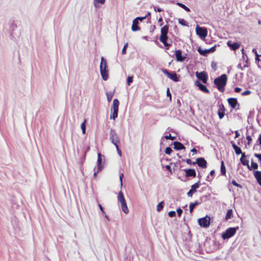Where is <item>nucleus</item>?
I'll list each match as a JSON object with an SVG mask.
<instances>
[{"instance_id": "obj_56", "label": "nucleus", "mask_w": 261, "mask_h": 261, "mask_svg": "<svg viewBox=\"0 0 261 261\" xmlns=\"http://www.w3.org/2000/svg\"><path fill=\"white\" fill-rule=\"evenodd\" d=\"M163 43L166 47V49H168L169 47L171 46V44L168 43L167 41H165Z\"/></svg>"}, {"instance_id": "obj_48", "label": "nucleus", "mask_w": 261, "mask_h": 261, "mask_svg": "<svg viewBox=\"0 0 261 261\" xmlns=\"http://www.w3.org/2000/svg\"><path fill=\"white\" fill-rule=\"evenodd\" d=\"M127 47V43H126L123 46V47L122 50V54L123 55H124V54H126V50Z\"/></svg>"}, {"instance_id": "obj_36", "label": "nucleus", "mask_w": 261, "mask_h": 261, "mask_svg": "<svg viewBox=\"0 0 261 261\" xmlns=\"http://www.w3.org/2000/svg\"><path fill=\"white\" fill-rule=\"evenodd\" d=\"M105 2V0H94V5L95 8H98L99 7L98 3H100L101 4H103Z\"/></svg>"}, {"instance_id": "obj_11", "label": "nucleus", "mask_w": 261, "mask_h": 261, "mask_svg": "<svg viewBox=\"0 0 261 261\" xmlns=\"http://www.w3.org/2000/svg\"><path fill=\"white\" fill-rule=\"evenodd\" d=\"M200 180H198L197 182L192 185L191 187V189L187 193V195L188 197H192L193 194L196 192L197 189L199 188L200 186Z\"/></svg>"}, {"instance_id": "obj_45", "label": "nucleus", "mask_w": 261, "mask_h": 261, "mask_svg": "<svg viewBox=\"0 0 261 261\" xmlns=\"http://www.w3.org/2000/svg\"><path fill=\"white\" fill-rule=\"evenodd\" d=\"M211 66L214 71H216L217 69V63L214 62V61L212 62Z\"/></svg>"}, {"instance_id": "obj_55", "label": "nucleus", "mask_w": 261, "mask_h": 261, "mask_svg": "<svg viewBox=\"0 0 261 261\" xmlns=\"http://www.w3.org/2000/svg\"><path fill=\"white\" fill-rule=\"evenodd\" d=\"M167 96L169 97L170 99L171 100V94L170 92L169 88H167Z\"/></svg>"}, {"instance_id": "obj_10", "label": "nucleus", "mask_w": 261, "mask_h": 261, "mask_svg": "<svg viewBox=\"0 0 261 261\" xmlns=\"http://www.w3.org/2000/svg\"><path fill=\"white\" fill-rule=\"evenodd\" d=\"M175 56L176 59V60L178 62H183L187 58V54L184 53L182 54V51L180 49H178L176 50L175 53Z\"/></svg>"}, {"instance_id": "obj_38", "label": "nucleus", "mask_w": 261, "mask_h": 261, "mask_svg": "<svg viewBox=\"0 0 261 261\" xmlns=\"http://www.w3.org/2000/svg\"><path fill=\"white\" fill-rule=\"evenodd\" d=\"M86 120H85L84 121V122L83 123H82L81 125V129H82V133L83 134H86Z\"/></svg>"}, {"instance_id": "obj_44", "label": "nucleus", "mask_w": 261, "mask_h": 261, "mask_svg": "<svg viewBox=\"0 0 261 261\" xmlns=\"http://www.w3.org/2000/svg\"><path fill=\"white\" fill-rule=\"evenodd\" d=\"M184 161H185L188 164L191 165L192 164L193 165L196 164L195 162H192L191 159H187L186 160H183Z\"/></svg>"}, {"instance_id": "obj_3", "label": "nucleus", "mask_w": 261, "mask_h": 261, "mask_svg": "<svg viewBox=\"0 0 261 261\" xmlns=\"http://www.w3.org/2000/svg\"><path fill=\"white\" fill-rule=\"evenodd\" d=\"M239 229V226L229 227L221 234V238L224 240H228L233 237Z\"/></svg>"}, {"instance_id": "obj_2", "label": "nucleus", "mask_w": 261, "mask_h": 261, "mask_svg": "<svg viewBox=\"0 0 261 261\" xmlns=\"http://www.w3.org/2000/svg\"><path fill=\"white\" fill-rule=\"evenodd\" d=\"M100 72L102 79L104 81L108 80L109 78V69L107 61L103 57H101V61L99 66Z\"/></svg>"}, {"instance_id": "obj_47", "label": "nucleus", "mask_w": 261, "mask_h": 261, "mask_svg": "<svg viewBox=\"0 0 261 261\" xmlns=\"http://www.w3.org/2000/svg\"><path fill=\"white\" fill-rule=\"evenodd\" d=\"M168 216L170 217H174L176 216V212L174 211H171L168 212Z\"/></svg>"}, {"instance_id": "obj_26", "label": "nucleus", "mask_w": 261, "mask_h": 261, "mask_svg": "<svg viewBox=\"0 0 261 261\" xmlns=\"http://www.w3.org/2000/svg\"><path fill=\"white\" fill-rule=\"evenodd\" d=\"M118 200L120 203L126 202L123 194L121 191H119L118 193Z\"/></svg>"}, {"instance_id": "obj_62", "label": "nucleus", "mask_w": 261, "mask_h": 261, "mask_svg": "<svg viewBox=\"0 0 261 261\" xmlns=\"http://www.w3.org/2000/svg\"><path fill=\"white\" fill-rule=\"evenodd\" d=\"M166 169L169 171L170 172H172L171 168L170 165H166L165 166Z\"/></svg>"}, {"instance_id": "obj_7", "label": "nucleus", "mask_w": 261, "mask_h": 261, "mask_svg": "<svg viewBox=\"0 0 261 261\" xmlns=\"http://www.w3.org/2000/svg\"><path fill=\"white\" fill-rule=\"evenodd\" d=\"M196 33L201 39H204L207 36V31L206 28L204 27H201L199 25H197L196 27Z\"/></svg>"}, {"instance_id": "obj_64", "label": "nucleus", "mask_w": 261, "mask_h": 261, "mask_svg": "<svg viewBox=\"0 0 261 261\" xmlns=\"http://www.w3.org/2000/svg\"><path fill=\"white\" fill-rule=\"evenodd\" d=\"M258 142L259 145H261V134L258 136Z\"/></svg>"}, {"instance_id": "obj_30", "label": "nucleus", "mask_w": 261, "mask_h": 261, "mask_svg": "<svg viewBox=\"0 0 261 261\" xmlns=\"http://www.w3.org/2000/svg\"><path fill=\"white\" fill-rule=\"evenodd\" d=\"M176 5L177 6H178L179 7H180V8H182L184 10H185L187 12H190V8H188V7H187L185 5H184L182 3H179V2H177L176 3Z\"/></svg>"}, {"instance_id": "obj_18", "label": "nucleus", "mask_w": 261, "mask_h": 261, "mask_svg": "<svg viewBox=\"0 0 261 261\" xmlns=\"http://www.w3.org/2000/svg\"><path fill=\"white\" fill-rule=\"evenodd\" d=\"M225 108L223 104L221 103L219 106V108L218 111V115L220 119H222L225 115Z\"/></svg>"}, {"instance_id": "obj_19", "label": "nucleus", "mask_w": 261, "mask_h": 261, "mask_svg": "<svg viewBox=\"0 0 261 261\" xmlns=\"http://www.w3.org/2000/svg\"><path fill=\"white\" fill-rule=\"evenodd\" d=\"M202 197L200 198V201H195L194 202H191L189 205V210L190 213H192L194 208L198 205H199L202 201Z\"/></svg>"}, {"instance_id": "obj_60", "label": "nucleus", "mask_w": 261, "mask_h": 261, "mask_svg": "<svg viewBox=\"0 0 261 261\" xmlns=\"http://www.w3.org/2000/svg\"><path fill=\"white\" fill-rule=\"evenodd\" d=\"M261 55H259L258 54H256L255 55V61L256 62H259L260 61V59H259V57Z\"/></svg>"}, {"instance_id": "obj_27", "label": "nucleus", "mask_w": 261, "mask_h": 261, "mask_svg": "<svg viewBox=\"0 0 261 261\" xmlns=\"http://www.w3.org/2000/svg\"><path fill=\"white\" fill-rule=\"evenodd\" d=\"M121 207L122 211L125 213L127 214L128 212V209L127 208L126 202L121 203Z\"/></svg>"}, {"instance_id": "obj_42", "label": "nucleus", "mask_w": 261, "mask_h": 261, "mask_svg": "<svg viewBox=\"0 0 261 261\" xmlns=\"http://www.w3.org/2000/svg\"><path fill=\"white\" fill-rule=\"evenodd\" d=\"M231 184H232L233 186H236V187H238V188H242V186L240 184H239L237 183V182H236V181L234 179H233V180L231 181Z\"/></svg>"}, {"instance_id": "obj_33", "label": "nucleus", "mask_w": 261, "mask_h": 261, "mask_svg": "<svg viewBox=\"0 0 261 261\" xmlns=\"http://www.w3.org/2000/svg\"><path fill=\"white\" fill-rule=\"evenodd\" d=\"M164 206V202L163 201L159 202L156 206V211L159 212H160L163 210Z\"/></svg>"}, {"instance_id": "obj_31", "label": "nucleus", "mask_w": 261, "mask_h": 261, "mask_svg": "<svg viewBox=\"0 0 261 261\" xmlns=\"http://www.w3.org/2000/svg\"><path fill=\"white\" fill-rule=\"evenodd\" d=\"M114 91L113 92H108L106 93L107 98L108 102H110L113 97Z\"/></svg>"}, {"instance_id": "obj_12", "label": "nucleus", "mask_w": 261, "mask_h": 261, "mask_svg": "<svg viewBox=\"0 0 261 261\" xmlns=\"http://www.w3.org/2000/svg\"><path fill=\"white\" fill-rule=\"evenodd\" d=\"M105 160V156L100 153H98V158L97 161V172H100L103 169L102 165V161Z\"/></svg>"}, {"instance_id": "obj_23", "label": "nucleus", "mask_w": 261, "mask_h": 261, "mask_svg": "<svg viewBox=\"0 0 261 261\" xmlns=\"http://www.w3.org/2000/svg\"><path fill=\"white\" fill-rule=\"evenodd\" d=\"M138 22L136 21V20H133V24L131 27V29L133 32H136L139 31L140 30V28L138 25Z\"/></svg>"}, {"instance_id": "obj_13", "label": "nucleus", "mask_w": 261, "mask_h": 261, "mask_svg": "<svg viewBox=\"0 0 261 261\" xmlns=\"http://www.w3.org/2000/svg\"><path fill=\"white\" fill-rule=\"evenodd\" d=\"M195 85L196 86L198 89L201 91L202 92L205 93H210L209 90L207 88V87L203 85V84L201 83L199 81L196 80L195 82Z\"/></svg>"}, {"instance_id": "obj_54", "label": "nucleus", "mask_w": 261, "mask_h": 261, "mask_svg": "<svg viewBox=\"0 0 261 261\" xmlns=\"http://www.w3.org/2000/svg\"><path fill=\"white\" fill-rule=\"evenodd\" d=\"M116 148V149H117V152H118V154L119 155V156H121L122 155V152H121V150L119 149V146L118 145L115 146Z\"/></svg>"}, {"instance_id": "obj_46", "label": "nucleus", "mask_w": 261, "mask_h": 261, "mask_svg": "<svg viewBox=\"0 0 261 261\" xmlns=\"http://www.w3.org/2000/svg\"><path fill=\"white\" fill-rule=\"evenodd\" d=\"M176 212H177L178 216L179 217H180L183 212V211L181 208L178 207L176 209Z\"/></svg>"}, {"instance_id": "obj_37", "label": "nucleus", "mask_w": 261, "mask_h": 261, "mask_svg": "<svg viewBox=\"0 0 261 261\" xmlns=\"http://www.w3.org/2000/svg\"><path fill=\"white\" fill-rule=\"evenodd\" d=\"M168 38V37L167 35H161L159 38V40L162 43H163L165 41H167Z\"/></svg>"}, {"instance_id": "obj_50", "label": "nucleus", "mask_w": 261, "mask_h": 261, "mask_svg": "<svg viewBox=\"0 0 261 261\" xmlns=\"http://www.w3.org/2000/svg\"><path fill=\"white\" fill-rule=\"evenodd\" d=\"M254 156L258 159L261 164V153H254Z\"/></svg>"}, {"instance_id": "obj_40", "label": "nucleus", "mask_w": 261, "mask_h": 261, "mask_svg": "<svg viewBox=\"0 0 261 261\" xmlns=\"http://www.w3.org/2000/svg\"><path fill=\"white\" fill-rule=\"evenodd\" d=\"M165 153L168 155H170L172 152V149L170 147H167L165 150Z\"/></svg>"}, {"instance_id": "obj_25", "label": "nucleus", "mask_w": 261, "mask_h": 261, "mask_svg": "<svg viewBox=\"0 0 261 261\" xmlns=\"http://www.w3.org/2000/svg\"><path fill=\"white\" fill-rule=\"evenodd\" d=\"M169 31V26L166 24L163 26L161 30V35H167Z\"/></svg>"}, {"instance_id": "obj_9", "label": "nucleus", "mask_w": 261, "mask_h": 261, "mask_svg": "<svg viewBox=\"0 0 261 261\" xmlns=\"http://www.w3.org/2000/svg\"><path fill=\"white\" fill-rule=\"evenodd\" d=\"M110 139L111 141V142L115 145L116 146L117 145H119L120 143L119 138L118 137L117 134L115 132L114 130L113 129H111L110 130Z\"/></svg>"}, {"instance_id": "obj_32", "label": "nucleus", "mask_w": 261, "mask_h": 261, "mask_svg": "<svg viewBox=\"0 0 261 261\" xmlns=\"http://www.w3.org/2000/svg\"><path fill=\"white\" fill-rule=\"evenodd\" d=\"M249 168L250 169H249V170H256L258 168V165L256 163H255L253 162V160L251 162V166H249Z\"/></svg>"}, {"instance_id": "obj_28", "label": "nucleus", "mask_w": 261, "mask_h": 261, "mask_svg": "<svg viewBox=\"0 0 261 261\" xmlns=\"http://www.w3.org/2000/svg\"><path fill=\"white\" fill-rule=\"evenodd\" d=\"M220 172L222 175H225L226 174V168L223 161L221 162Z\"/></svg>"}, {"instance_id": "obj_1", "label": "nucleus", "mask_w": 261, "mask_h": 261, "mask_svg": "<svg viewBox=\"0 0 261 261\" xmlns=\"http://www.w3.org/2000/svg\"><path fill=\"white\" fill-rule=\"evenodd\" d=\"M227 75L226 74H222L214 79V84L220 92H223L227 84Z\"/></svg>"}, {"instance_id": "obj_34", "label": "nucleus", "mask_w": 261, "mask_h": 261, "mask_svg": "<svg viewBox=\"0 0 261 261\" xmlns=\"http://www.w3.org/2000/svg\"><path fill=\"white\" fill-rule=\"evenodd\" d=\"M240 162L244 166H246L248 169H250L249 168V161L243 159H240Z\"/></svg>"}, {"instance_id": "obj_59", "label": "nucleus", "mask_w": 261, "mask_h": 261, "mask_svg": "<svg viewBox=\"0 0 261 261\" xmlns=\"http://www.w3.org/2000/svg\"><path fill=\"white\" fill-rule=\"evenodd\" d=\"M158 22H160V23H161L160 24V26H162V25H163V23H162V22H163V18H162V16H160V18H159V19H158Z\"/></svg>"}, {"instance_id": "obj_58", "label": "nucleus", "mask_w": 261, "mask_h": 261, "mask_svg": "<svg viewBox=\"0 0 261 261\" xmlns=\"http://www.w3.org/2000/svg\"><path fill=\"white\" fill-rule=\"evenodd\" d=\"M242 90V89L239 87H236L234 89V91L236 93H239Z\"/></svg>"}, {"instance_id": "obj_49", "label": "nucleus", "mask_w": 261, "mask_h": 261, "mask_svg": "<svg viewBox=\"0 0 261 261\" xmlns=\"http://www.w3.org/2000/svg\"><path fill=\"white\" fill-rule=\"evenodd\" d=\"M246 139L247 140V144L248 145H250V144L251 143V141H252V138L249 135H247L246 136Z\"/></svg>"}, {"instance_id": "obj_6", "label": "nucleus", "mask_w": 261, "mask_h": 261, "mask_svg": "<svg viewBox=\"0 0 261 261\" xmlns=\"http://www.w3.org/2000/svg\"><path fill=\"white\" fill-rule=\"evenodd\" d=\"M211 222V217L206 216L202 218H199L197 220L198 224L203 228H207L209 227Z\"/></svg>"}, {"instance_id": "obj_4", "label": "nucleus", "mask_w": 261, "mask_h": 261, "mask_svg": "<svg viewBox=\"0 0 261 261\" xmlns=\"http://www.w3.org/2000/svg\"><path fill=\"white\" fill-rule=\"evenodd\" d=\"M119 101L118 99L115 98L113 100V105L111 108L110 119L115 120L118 117L119 110Z\"/></svg>"}, {"instance_id": "obj_41", "label": "nucleus", "mask_w": 261, "mask_h": 261, "mask_svg": "<svg viewBox=\"0 0 261 261\" xmlns=\"http://www.w3.org/2000/svg\"><path fill=\"white\" fill-rule=\"evenodd\" d=\"M166 140H174L176 139L175 137L172 136L171 134H169V135H166L164 137Z\"/></svg>"}, {"instance_id": "obj_8", "label": "nucleus", "mask_w": 261, "mask_h": 261, "mask_svg": "<svg viewBox=\"0 0 261 261\" xmlns=\"http://www.w3.org/2000/svg\"><path fill=\"white\" fill-rule=\"evenodd\" d=\"M195 75L197 78L202 81L203 84H206L208 80V75L206 72L205 71H201L198 72L196 71L195 72Z\"/></svg>"}, {"instance_id": "obj_21", "label": "nucleus", "mask_w": 261, "mask_h": 261, "mask_svg": "<svg viewBox=\"0 0 261 261\" xmlns=\"http://www.w3.org/2000/svg\"><path fill=\"white\" fill-rule=\"evenodd\" d=\"M253 175L258 184L261 186V171H254Z\"/></svg>"}, {"instance_id": "obj_5", "label": "nucleus", "mask_w": 261, "mask_h": 261, "mask_svg": "<svg viewBox=\"0 0 261 261\" xmlns=\"http://www.w3.org/2000/svg\"><path fill=\"white\" fill-rule=\"evenodd\" d=\"M162 71L167 75V76L173 81L174 82H177L179 81V75H178L175 71L170 72L167 69L162 68Z\"/></svg>"}, {"instance_id": "obj_39", "label": "nucleus", "mask_w": 261, "mask_h": 261, "mask_svg": "<svg viewBox=\"0 0 261 261\" xmlns=\"http://www.w3.org/2000/svg\"><path fill=\"white\" fill-rule=\"evenodd\" d=\"M146 17H147V16H145L143 17H137L136 18H135L134 20H136V21L138 22L139 23V22L142 21Z\"/></svg>"}, {"instance_id": "obj_63", "label": "nucleus", "mask_w": 261, "mask_h": 261, "mask_svg": "<svg viewBox=\"0 0 261 261\" xmlns=\"http://www.w3.org/2000/svg\"><path fill=\"white\" fill-rule=\"evenodd\" d=\"M234 133H235V137H234L235 139L238 138L240 136V133L238 130H236L234 132Z\"/></svg>"}, {"instance_id": "obj_14", "label": "nucleus", "mask_w": 261, "mask_h": 261, "mask_svg": "<svg viewBox=\"0 0 261 261\" xmlns=\"http://www.w3.org/2000/svg\"><path fill=\"white\" fill-rule=\"evenodd\" d=\"M196 164L201 168H205L207 167V162L204 158H198L195 162Z\"/></svg>"}, {"instance_id": "obj_29", "label": "nucleus", "mask_w": 261, "mask_h": 261, "mask_svg": "<svg viewBox=\"0 0 261 261\" xmlns=\"http://www.w3.org/2000/svg\"><path fill=\"white\" fill-rule=\"evenodd\" d=\"M233 216V211L231 209H229L227 211L226 215L225 216V220H228L231 219Z\"/></svg>"}, {"instance_id": "obj_24", "label": "nucleus", "mask_w": 261, "mask_h": 261, "mask_svg": "<svg viewBox=\"0 0 261 261\" xmlns=\"http://www.w3.org/2000/svg\"><path fill=\"white\" fill-rule=\"evenodd\" d=\"M197 51L200 55L203 56H206L209 54L208 49H203L201 47L197 48Z\"/></svg>"}, {"instance_id": "obj_22", "label": "nucleus", "mask_w": 261, "mask_h": 261, "mask_svg": "<svg viewBox=\"0 0 261 261\" xmlns=\"http://www.w3.org/2000/svg\"><path fill=\"white\" fill-rule=\"evenodd\" d=\"M231 143V146L233 148V149H234V152L236 153V154L237 155H239L241 153H242V149H241L240 147H239V146H238L233 141H231L230 142Z\"/></svg>"}, {"instance_id": "obj_20", "label": "nucleus", "mask_w": 261, "mask_h": 261, "mask_svg": "<svg viewBox=\"0 0 261 261\" xmlns=\"http://www.w3.org/2000/svg\"><path fill=\"white\" fill-rule=\"evenodd\" d=\"M174 149L176 150H180L185 149V146L180 142L175 141L173 143Z\"/></svg>"}, {"instance_id": "obj_35", "label": "nucleus", "mask_w": 261, "mask_h": 261, "mask_svg": "<svg viewBox=\"0 0 261 261\" xmlns=\"http://www.w3.org/2000/svg\"><path fill=\"white\" fill-rule=\"evenodd\" d=\"M178 21L182 26H188V23L183 18H179Z\"/></svg>"}, {"instance_id": "obj_51", "label": "nucleus", "mask_w": 261, "mask_h": 261, "mask_svg": "<svg viewBox=\"0 0 261 261\" xmlns=\"http://www.w3.org/2000/svg\"><path fill=\"white\" fill-rule=\"evenodd\" d=\"M153 8H154V10L155 12H162V11H163V10L162 8H161L158 7V6H154Z\"/></svg>"}, {"instance_id": "obj_43", "label": "nucleus", "mask_w": 261, "mask_h": 261, "mask_svg": "<svg viewBox=\"0 0 261 261\" xmlns=\"http://www.w3.org/2000/svg\"><path fill=\"white\" fill-rule=\"evenodd\" d=\"M127 84L128 85H130V84L133 82V76H129L127 77Z\"/></svg>"}, {"instance_id": "obj_57", "label": "nucleus", "mask_w": 261, "mask_h": 261, "mask_svg": "<svg viewBox=\"0 0 261 261\" xmlns=\"http://www.w3.org/2000/svg\"><path fill=\"white\" fill-rule=\"evenodd\" d=\"M123 173H121L119 175V179H120V184H121V186H122V179H123Z\"/></svg>"}, {"instance_id": "obj_61", "label": "nucleus", "mask_w": 261, "mask_h": 261, "mask_svg": "<svg viewBox=\"0 0 261 261\" xmlns=\"http://www.w3.org/2000/svg\"><path fill=\"white\" fill-rule=\"evenodd\" d=\"M98 206H99L100 211L102 213V214H105V212L104 211V209H103V207H102V206L100 204H99Z\"/></svg>"}, {"instance_id": "obj_52", "label": "nucleus", "mask_w": 261, "mask_h": 261, "mask_svg": "<svg viewBox=\"0 0 261 261\" xmlns=\"http://www.w3.org/2000/svg\"><path fill=\"white\" fill-rule=\"evenodd\" d=\"M251 93V91L250 90H247L242 93V95L243 96L248 95Z\"/></svg>"}, {"instance_id": "obj_15", "label": "nucleus", "mask_w": 261, "mask_h": 261, "mask_svg": "<svg viewBox=\"0 0 261 261\" xmlns=\"http://www.w3.org/2000/svg\"><path fill=\"white\" fill-rule=\"evenodd\" d=\"M184 171L185 173V176L187 177H195L196 176V172L194 169H185Z\"/></svg>"}, {"instance_id": "obj_16", "label": "nucleus", "mask_w": 261, "mask_h": 261, "mask_svg": "<svg viewBox=\"0 0 261 261\" xmlns=\"http://www.w3.org/2000/svg\"><path fill=\"white\" fill-rule=\"evenodd\" d=\"M227 101L229 105L232 109H235L237 106H239L238 100L236 98L231 97L227 99Z\"/></svg>"}, {"instance_id": "obj_53", "label": "nucleus", "mask_w": 261, "mask_h": 261, "mask_svg": "<svg viewBox=\"0 0 261 261\" xmlns=\"http://www.w3.org/2000/svg\"><path fill=\"white\" fill-rule=\"evenodd\" d=\"M216 50V45H214V46L211 47L210 48L208 49V53H213Z\"/></svg>"}, {"instance_id": "obj_17", "label": "nucleus", "mask_w": 261, "mask_h": 261, "mask_svg": "<svg viewBox=\"0 0 261 261\" xmlns=\"http://www.w3.org/2000/svg\"><path fill=\"white\" fill-rule=\"evenodd\" d=\"M227 46L232 50H236L240 47V44L238 42H232L231 41H228L227 42Z\"/></svg>"}]
</instances>
